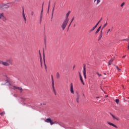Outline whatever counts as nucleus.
I'll return each mask as SVG.
<instances>
[{
  "label": "nucleus",
  "instance_id": "f257e3e1",
  "mask_svg": "<svg viewBox=\"0 0 129 129\" xmlns=\"http://www.w3.org/2000/svg\"><path fill=\"white\" fill-rule=\"evenodd\" d=\"M12 63L13 60L11 59H8L6 61H0V64H3L4 66H10Z\"/></svg>",
  "mask_w": 129,
  "mask_h": 129
},
{
  "label": "nucleus",
  "instance_id": "f03ea898",
  "mask_svg": "<svg viewBox=\"0 0 129 129\" xmlns=\"http://www.w3.org/2000/svg\"><path fill=\"white\" fill-rule=\"evenodd\" d=\"M83 74L84 76V78H85V79H86V64H85V63L83 64Z\"/></svg>",
  "mask_w": 129,
  "mask_h": 129
},
{
  "label": "nucleus",
  "instance_id": "7ed1b4c3",
  "mask_svg": "<svg viewBox=\"0 0 129 129\" xmlns=\"http://www.w3.org/2000/svg\"><path fill=\"white\" fill-rule=\"evenodd\" d=\"M68 22H69V21H68V20H64L63 22V23L61 25V29L62 30H65V28H66V26H67V24H68Z\"/></svg>",
  "mask_w": 129,
  "mask_h": 129
},
{
  "label": "nucleus",
  "instance_id": "20e7f679",
  "mask_svg": "<svg viewBox=\"0 0 129 129\" xmlns=\"http://www.w3.org/2000/svg\"><path fill=\"white\" fill-rule=\"evenodd\" d=\"M44 121L45 122L50 123L51 125H52V124H54V123H55V122H53V120H52L51 119V118H49L46 119V120H45Z\"/></svg>",
  "mask_w": 129,
  "mask_h": 129
},
{
  "label": "nucleus",
  "instance_id": "39448f33",
  "mask_svg": "<svg viewBox=\"0 0 129 129\" xmlns=\"http://www.w3.org/2000/svg\"><path fill=\"white\" fill-rule=\"evenodd\" d=\"M44 6V4H42V10L40 14V24L42 23V19H43V7Z\"/></svg>",
  "mask_w": 129,
  "mask_h": 129
},
{
  "label": "nucleus",
  "instance_id": "423d86ee",
  "mask_svg": "<svg viewBox=\"0 0 129 129\" xmlns=\"http://www.w3.org/2000/svg\"><path fill=\"white\" fill-rule=\"evenodd\" d=\"M9 4H5L2 6H1L0 8L1 9H9L10 8V6L8 5Z\"/></svg>",
  "mask_w": 129,
  "mask_h": 129
},
{
  "label": "nucleus",
  "instance_id": "0eeeda50",
  "mask_svg": "<svg viewBox=\"0 0 129 129\" xmlns=\"http://www.w3.org/2000/svg\"><path fill=\"white\" fill-rule=\"evenodd\" d=\"M0 19L2 20V21H6V18L4 16V13H0Z\"/></svg>",
  "mask_w": 129,
  "mask_h": 129
},
{
  "label": "nucleus",
  "instance_id": "6e6552de",
  "mask_svg": "<svg viewBox=\"0 0 129 129\" xmlns=\"http://www.w3.org/2000/svg\"><path fill=\"white\" fill-rule=\"evenodd\" d=\"M70 91L72 94H74V89H73V84H71Z\"/></svg>",
  "mask_w": 129,
  "mask_h": 129
},
{
  "label": "nucleus",
  "instance_id": "1a4fd4ad",
  "mask_svg": "<svg viewBox=\"0 0 129 129\" xmlns=\"http://www.w3.org/2000/svg\"><path fill=\"white\" fill-rule=\"evenodd\" d=\"M76 101L78 103H79V99L80 98V95L78 93H77Z\"/></svg>",
  "mask_w": 129,
  "mask_h": 129
},
{
  "label": "nucleus",
  "instance_id": "9d476101",
  "mask_svg": "<svg viewBox=\"0 0 129 129\" xmlns=\"http://www.w3.org/2000/svg\"><path fill=\"white\" fill-rule=\"evenodd\" d=\"M23 18L24 20L25 23H27V18H26V16L25 15V12L24 11H23V14H22Z\"/></svg>",
  "mask_w": 129,
  "mask_h": 129
},
{
  "label": "nucleus",
  "instance_id": "9b49d317",
  "mask_svg": "<svg viewBox=\"0 0 129 129\" xmlns=\"http://www.w3.org/2000/svg\"><path fill=\"white\" fill-rule=\"evenodd\" d=\"M70 11H69L68 13L67 14L66 16V21H69V19H68V17H69V15H70Z\"/></svg>",
  "mask_w": 129,
  "mask_h": 129
},
{
  "label": "nucleus",
  "instance_id": "f8f14e48",
  "mask_svg": "<svg viewBox=\"0 0 129 129\" xmlns=\"http://www.w3.org/2000/svg\"><path fill=\"white\" fill-rule=\"evenodd\" d=\"M80 79L83 85H85L84 82L83 81V79H82V76H81V74L79 73Z\"/></svg>",
  "mask_w": 129,
  "mask_h": 129
},
{
  "label": "nucleus",
  "instance_id": "ddd939ff",
  "mask_svg": "<svg viewBox=\"0 0 129 129\" xmlns=\"http://www.w3.org/2000/svg\"><path fill=\"white\" fill-rule=\"evenodd\" d=\"M110 114L114 119H116V120H119V118L118 117L114 116V115H113L111 113Z\"/></svg>",
  "mask_w": 129,
  "mask_h": 129
},
{
  "label": "nucleus",
  "instance_id": "4468645a",
  "mask_svg": "<svg viewBox=\"0 0 129 129\" xmlns=\"http://www.w3.org/2000/svg\"><path fill=\"white\" fill-rule=\"evenodd\" d=\"M101 0H94V3L96 4V6L100 3Z\"/></svg>",
  "mask_w": 129,
  "mask_h": 129
},
{
  "label": "nucleus",
  "instance_id": "2eb2a0df",
  "mask_svg": "<svg viewBox=\"0 0 129 129\" xmlns=\"http://www.w3.org/2000/svg\"><path fill=\"white\" fill-rule=\"evenodd\" d=\"M108 124H109V125H112V126H113L114 127H115L116 128H117V126L115 125H114V124L110 122H107Z\"/></svg>",
  "mask_w": 129,
  "mask_h": 129
},
{
  "label": "nucleus",
  "instance_id": "dca6fc26",
  "mask_svg": "<svg viewBox=\"0 0 129 129\" xmlns=\"http://www.w3.org/2000/svg\"><path fill=\"white\" fill-rule=\"evenodd\" d=\"M102 38V30H101L100 36L98 39V41H100L101 40V38Z\"/></svg>",
  "mask_w": 129,
  "mask_h": 129
},
{
  "label": "nucleus",
  "instance_id": "f3484780",
  "mask_svg": "<svg viewBox=\"0 0 129 129\" xmlns=\"http://www.w3.org/2000/svg\"><path fill=\"white\" fill-rule=\"evenodd\" d=\"M97 27V25H95L92 29H91L89 31V33H91V32H93V31H94V30H95V29H96Z\"/></svg>",
  "mask_w": 129,
  "mask_h": 129
},
{
  "label": "nucleus",
  "instance_id": "a211bd4d",
  "mask_svg": "<svg viewBox=\"0 0 129 129\" xmlns=\"http://www.w3.org/2000/svg\"><path fill=\"white\" fill-rule=\"evenodd\" d=\"M112 62H113V59L111 58L108 62V66H109V65H111Z\"/></svg>",
  "mask_w": 129,
  "mask_h": 129
},
{
  "label": "nucleus",
  "instance_id": "6ab92c4d",
  "mask_svg": "<svg viewBox=\"0 0 129 129\" xmlns=\"http://www.w3.org/2000/svg\"><path fill=\"white\" fill-rule=\"evenodd\" d=\"M107 26V22L106 23V24H105L103 26L102 28L101 31L102 32V31L103 30V29H104L105 28L106 26Z\"/></svg>",
  "mask_w": 129,
  "mask_h": 129
},
{
  "label": "nucleus",
  "instance_id": "aec40b11",
  "mask_svg": "<svg viewBox=\"0 0 129 129\" xmlns=\"http://www.w3.org/2000/svg\"><path fill=\"white\" fill-rule=\"evenodd\" d=\"M59 78H60V74L57 72L56 73V79H59Z\"/></svg>",
  "mask_w": 129,
  "mask_h": 129
},
{
  "label": "nucleus",
  "instance_id": "412c9836",
  "mask_svg": "<svg viewBox=\"0 0 129 129\" xmlns=\"http://www.w3.org/2000/svg\"><path fill=\"white\" fill-rule=\"evenodd\" d=\"M101 29V26H100L98 29L97 30V31H96V34H97L99 31H100V29Z\"/></svg>",
  "mask_w": 129,
  "mask_h": 129
},
{
  "label": "nucleus",
  "instance_id": "4be33fe9",
  "mask_svg": "<svg viewBox=\"0 0 129 129\" xmlns=\"http://www.w3.org/2000/svg\"><path fill=\"white\" fill-rule=\"evenodd\" d=\"M5 114H6V112L5 111H3L0 113V115H1V116H4Z\"/></svg>",
  "mask_w": 129,
  "mask_h": 129
},
{
  "label": "nucleus",
  "instance_id": "5701e85b",
  "mask_svg": "<svg viewBox=\"0 0 129 129\" xmlns=\"http://www.w3.org/2000/svg\"><path fill=\"white\" fill-rule=\"evenodd\" d=\"M43 59H44L45 68V70H47V66L46 65V62H45V56H44Z\"/></svg>",
  "mask_w": 129,
  "mask_h": 129
},
{
  "label": "nucleus",
  "instance_id": "b1692460",
  "mask_svg": "<svg viewBox=\"0 0 129 129\" xmlns=\"http://www.w3.org/2000/svg\"><path fill=\"white\" fill-rule=\"evenodd\" d=\"M54 80H52V89H55V87L54 86Z\"/></svg>",
  "mask_w": 129,
  "mask_h": 129
},
{
  "label": "nucleus",
  "instance_id": "393cba45",
  "mask_svg": "<svg viewBox=\"0 0 129 129\" xmlns=\"http://www.w3.org/2000/svg\"><path fill=\"white\" fill-rule=\"evenodd\" d=\"M115 67H116V69L118 70V71L119 72H120V69L118 68V67H117V66H115Z\"/></svg>",
  "mask_w": 129,
  "mask_h": 129
},
{
  "label": "nucleus",
  "instance_id": "a878e982",
  "mask_svg": "<svg viewBox=\"0 0 129 129\" xmlns=\"http://www.w3.org/2000/svg\"><path fill=\"white\" fill-rule=\"evenodd\" d=\"M17 88V89H18V90H20V91H23V89H22V88H21V87H17V88Z\"/></svg>",
  "mask_w": 129,
  "mask_h": 129
},
{
  "label": "nucleus",
  "instance_id": "bb28decb",
  "mask_svg": "<svg viewBox=\"0 0 129 129\" xmlns=\"http://www.w3.org/2000/svg\"><path fill=\"white\" fill-rule=\"evenodd\" d=\"M116 103H117V104H118L119 102V99H116L115 100Z\"/></svg>",
  "mask_w": 129,
  "mask_h": 129
},
{
  "label": "nucleus",
  "instance_id": "cd10ccee",
  "mask_svg": "<svg viewBox=\"0 0 129 129\" xmlns=\"http://www.w3.org/2000/svg\"><path fill=\"white\" fill-rule=\"evenodd\" d=\"M101 20H102V18H101V20H100V21L96 24V26H97V27L99 24V23H100V22H101Z\"/></svg>",
  "mask_w": 129,
  "mask_h": 129
},
{
  "label": "nucleus",
  "instance_id": "c85d7f7f",
  "mask_svg": "<svg viewBox=\"0 0 129 129\" xmlns=\"http://www.w3.org/2000/svg\"><path fill=\"white\" fill-rule=\"evenodd\" d=\"M53 91L54 94H55V95H56L57 94L56 93V90L55 89H53Z\"/></svg>",
  "mask_w": 129,
  "mask_h": 129
},
{
  "label": "nucleus",
  "instance_id": "c756f323",
  "mask_svg": "<svg viewBox=\"0 0 129 129\" xmlns=\"http://www.w3.org/2000/svg\"><path fill=\"white\" fill-rule=\"evenodd\" d=\"M124 4H125L124 2L122 3L121 4L120 7H121V8H122V7H123V6H124Z\"/></svg>",
  "mask_w": 129,
  "mask_h": 129
},
{
  "label": "nucleus",
  "instance_id": "7c9ffc66",
  "mask_svg": "<svg viewBox=\"0 0 129 129\" xmlns=\"http://www.w3.org/2000/svg\"><path fill=\"white\" fill-rule=\"evenodd\" d=\"M55 9V6H54L53 9H52V16H53V15H54V10Z\"/></svg>",
  "mask_w": 129,
  "mask_h": 129
},
{
  "label": "nucleus",
  "instance_id": "2f4dec72",
  "mask_svg": "<svg viewBox=\"0 0 129 129\" xmlns=\"http://www.w3.org/2000/svg\"><path fill=\"white\" fill-rule=\"evenodd\" d=\"M50 9V2L49 3V4H48V13H49V10Z\"/></svg>",
  "mask_w": 129,
  "mask_h": 129
},
{
  "label": "nucleus",
  "instance_id": "473e14b6",
  "mask_svg": "<svg viewBox=\"0 0 129 129\" xmlns=\"http://www.w3.org/2000/svg\"><path fill=\"white\" fill-rule=\"evenodd\" d=\"M110 31H111V29H109L108 30V31H107V34H108V33H109V32H110Z\"/></svg>",
  "mask_w": 129,
  "mask_h": 129
},
{
  "label": "nucleus",
  "instance_id": "72a5a7b5",
  "mask_svg": "<svg viewBox=\"0 0 129 129\" xmlns=\"http://www.w3.org/2000/svg\"><path fill=\"white\" fill-rule=\"evenodd\" d=\"M34 12L32 11L31 13V16H34Z\"/></svg>",
  "mask_w": 129,
  "mask_h": 129
},
{
  "label": "nucleus",
  "instance_id": "f704fd0d",
  "mask_svg": "<svg viewBox=\"0 0 129 129\" xmlns=\"http://www.w3.org/2000/svg\"><path fill=\"white\" fill-rule=\"evenodd\" d=\"M97 75H98L99 77H100V76H101V74H99V73H97Z\"/></svg>",
  "mask_w": 129,
  "mask_h": 129
},
{
  "label": "nucleus",
  "instance_id": "c9c22d12",
  "mask_svg": "<svg viewBox=\"0 0 129 129\" xmlns=\"http://www.w3.org/2000/svg\"><path fill=\"white\" fill-rule=\"evenodd\" d=\"M41 68H43V63H42V61H41Z\"/></svg>",
  "mask_w": 129,
  "mask_h": 129
},
{
  "label": "nucleus",
  "instance_id": "e433bc0d",
  "mask_svg": "<svg viewBox=\"0 0 129 129\" xmlns=\"http://www.w3.org/2000/svg\"><path fill=\"white\" fill-rule=\"evenodd\" d=\"M51 79H52V83H53V80H54V79H53V76H51Z\"/></svg>",
  "mask_w": 129,
  "mask_h": 129
},
{
  "label": "nucleus",
  "instance_id": "4c0bfd02",
  "mask_svg": "<svg viewBox=\"0 0 129 129\" xmlns=\"http://www.w3.org/2000/svg\"><path fill=\"white\" fill-rule=\"evenodd\" d=\"M73 21H74V17H73V18H72V19L71 20L72 22H73Z\"/></svg>",
  "mask_w": 129,
  "mask_h": 129
},
{
  "label": "nucleus",
  "instance_id": "58836bf2",
  "mask_svg": "<svg viewBox=\"0 0 129 129\" xmlns=\"http://www.w3.org/2000/svg\"><path fill=\"white\" fill-rule=\"evenodd\" d=\"M6 78H7V81H10V80L9 79V78L6 77Z\"/></svg>",
  "mask_w": 129,
  "mask_h": 129
},
{
  "label": "nucleus",
  "instance_id": "ea45409f",
  "mask_svg": "<svg viewBox=\"0 0 129 129\" xmlns=\"http://www.w3.org/2000/svg\"><path fill=\"white\" fill-rule=\"evenodd\" d=\"M122 58H125V55L123 56L122 57Z\"/></svg>",
  "mask_w": 129,
  "mask_h": 129
},
{
  "label": "nucleus",
  "instance_id": "a19ab883",
  "mask_svg": "<svg viewBox=\"0 0 129 129\" xmlns=\"http://www.w3.org/2000/svg\"><path fill=\"white\" fill-rule=\"evenodd\" d=\"M73 69H74V68H75V66H74V67H73Z\"/></svg>",
  "mask_w": 129,
  "mask_h": 129
},
{
  "label": "nucleus",
  "instance_id": "79ce46f5",
  "mask_svg": "<svg viewBox=\"0 0 129 129\" xmlns=\"http://www.w3.org/2000/svg\"><path fill=\"white\" fill-rule=\"evenodd\" d=\"M108 97V96H107V95L105 96V97Z\"/></svg>",
  "mask_w": 129,
  "mask_h": 129
},
{
  "label": "nucleus",
  "instance_id": "37998d69",
  "mask_svg": "<svg viewBox=\"0 0 129 129\" xmlns=\"http://www.w3.org/2000/svg\"><path fill=\"white\" fill-rule=\"evenodd\" d=\"M128 49H129V44H128Z\"/></svg>",
  "mask_w": 129,
  "mask_h": 129
},
{
  "label": "nucleus",
  "instance_id": "c03bdc74",
  "mask_svg": "<svg viewBox=\"0 0 129 129\" xmlns=\"http://www.w3.org/2000/svg\"><path fill=\"white\" fill-rule=\"evenodd\" d=\"M70 26H71L70 24H69V27H70Z\"/></svg>",
  "mask_w": 129,
  "mask_h": 129
},
{
  "label": "nucleus",
  "instance_id": "a18cd8bd",
  "mask_svg": "<svg viewBox=\"0 0 129 129\" xmlns=\"http://www.w3.org/2000/svg\"><path fill=\"white\" fill-rule=\"evenodd\" d=\"M104 75H106V74H105V73H104Z\"/></svg>",
  "mask_w": 129,
  "mask_h": 129
},
{
  "label": "nucleus",
  "instance_id": "49530a36",
  "mask_svg": "<svg viewBox=\"0 0 129 129\" xmlns=\"http://www.w3.org/2000/svg\"><path fill=\"white\" fill-rule=\"evenodd\" d=\"M99 98V97H96V98Z\"/></svg>",
  "mask_w": 129,
  "mask_h": 129
},
{
  "label": "nucleus",
  "instance_id": "de8ad7c7",
  "mask_svg": "<svg viewBox=\"0 0 129 129\" xmlns=\"http://www.w3.org/2000/svg\"><path fill=\"white\" fill-rule=\"evenodd\" d=\"M43 105H46V104H43Z\"/></svg>",
  "mask_w": 129,
  "mask_h": 129
},
{
  "label": "nucleus",
  "instance_id": "09e8293b",
  "mask_svg": "<svg viewBox=\"0 0 129 129\" xmlns=\"http://www.w3.org/2000/svg\"><path fill=\"white\" fill-rule=\"evenodd\" d=\"M71 24H72V21H71Z\"/></svg>",
  "mask_w": 129,
  "mask_h": 129
},
{
  "label": "nucleus",
  "instance_id": "8fccbe9b",
  "mask_svg": "<svg viewBox=\"0 0 129 129\" xmlns=\"http://www.w3.org/2000/svg\"><path fill=\"white\" fill-rule=\"evenodd\" d=\"M71 24H72V21H71Z\"/></svg>",
  "mask_w": 129,
  "mask_h": 129
},
{
  "label": "nucleus",
  "instance_id": "3c124183",
  "mask_svg": "<svg viewBox=\"0 0 129 129\" xmlns=\"http://www.w3.org/2000/svg\"><path fill=\"white\" fill-rule=\"evenodd\" d=\"M101 90L103 91V90L102 89V88H101Z\"/></svg>",
  "mask_w": 129,
  "mask_h": 129
},
{
  "label": "nucleus",
  "instance_id": "603ef678",
  "mask_svg": "<svg viewBox=\"0 0 129 129\" xmlns=\"http://www.w3.org/2000/svg\"><path fill=\"white\" fill-rule=\"evenodd\" d=\"M70 25H71V23H70Z\"/></svg>",
  "mask_w": 129,
  "mask_h": 129
}]
</instances>
